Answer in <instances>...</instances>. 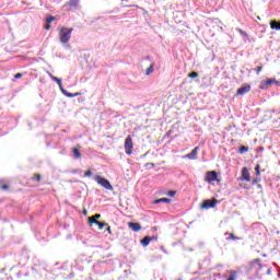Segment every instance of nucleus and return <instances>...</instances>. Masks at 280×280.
I'll list each match as a JSON object with an SVG mask.
<instances>
[{
	"label": "nucleus",
	"instance_id": "nucleus-26",
	"mask_svg": "<svg viewBox=\"0 0 280 280\" xmlns=\"http://www.w3.org/2000/svg\"><path fill=\"white\" fill-rule=\"evenodd\" d=\"M166 196H170V198H174L176 196V190H170L166 192Z\"/></svg>",
	"mask_w": 280,
	"mask_h": 280
},
{
	"label": "nucleus",
	"instance_id": "nucleus-18",
	"mask_svg": "<svg viewBox=\"0 0 280 280\" xmlns=\"http://www.w3.org/2000/svg\"><path fill=\"white\" fill-rule=\"evenodd\" d=\"M89 224L90 226H93V224H97V222H100L98 220H96L94 217H89Z\"/></svg>",
	"mask_w": 280,
	"mask_h": 280
},
{
	"label": "nucleus",
	"instance_id": "nucleus-12",
	"mask_svg": "<svg viewBox=\"0 0 280 280\" xmlns=\"http://www.w3.org/2000/svg\"><path fill=\"white\" fill-rule=\"evenodd\" d=\"M54 21H56V16L54 15H50L46 19V25L44 26L45 30L49 31L51 30V24L50 23H54Z\"/></svg>",
	"mask_w": 280,
	"mask_h": 280
},
{
	"label": "nucleus",
	"instance_id": "nucleus-7",
	"mask_svg": "<svg viewBox=\"0 0 280 280\" xmlns=\"http://www.w3.org/2000/svg\"><path fill=\"white\" fill-rule=\"evenodd\" d=\"M246 93H250V85L244 84L243 86L236 90V95H246Z\"/></svg>",
	"mask_w": 280,
	"mask_h": 280
},
{
	"label": "nucleus",
	"instance_id": "nucleus-32",
	"mask_svg": "<svg viewBox=\"0 0 280 280\" xmlns=\"http://www.w3.org/2000/svg\"><path fill=\"white\" fill-rule=\"evenodd\" d=\"M14 78H15V80H20V78H23V74H22V73H16V74L14 75Z\"/></svg>",
	"mask_w": 280,
	"mask_h": 280
},
{
	"label": "nucleus",
	"instance_id": "nucleus-4",
	"mask_svg": "<svg viewBox=\"0 0 280 280\" xmlns=\"http://www.w3.org/2000/svg\"><path fill=\"white\" fill-rule=\"evenodd\" d=\"M205 180L206 183H215V180L218 183H220V179L218 178V172L215 171H208L205 175Z\"/></svg>",
	"mask_w": 280,
	"mask_h": 280
},
{
	"label": "nucleus",
	"instance_id": "nucleus-25",
	"mask_svg": "<svg viewBox=\"0 0 280 280\" xmlns=\"http://www.w3.org/2000/svg\"><path fill=\"white\" fill-rule=\"evenodd\" d=\"M65 95H66V97H78V95H80V93L79 92H77V93H65Z\"/></svg>",
	"mask_w": 280,
	"mask_h": 280
},
{
	"label": "nucleus",
	"instance_id": "nucleus-5",
	"mask_svg": "<svg viewBox=\"0 0 280 280\" xmlns=\"http://www.w3.org/2000/svg\"><path fill=\"white\" fill-rule=\"evenodd\" d=\"M218 205V199L213 198L212 200L206 199L201 203V209H214Z\"/></svg>",
	"mask_w": 280,
	"mask_h": 280
},
{
	"label": "nucleus",
	"instance_id": "nucleus-13",
	"mask_svg": "<svg viewBox=\"0 0 280 280\" xmlns=\"http://www.w3.org/2000/svg\"><path fill=\"white\" fill-rule=\"evenodd\" d=\"M161 202H166V205H170V202H172V199L170 198H160V199H155L153 201V205H161Z\"/></svg>",
	"mask_w": 280,
	"mask_h": 280
},
{
	"label": "nucleus",
	"instance_id": "nucleus-8",
	"mask_svg": "<svg viewBox=\"0 0 280 280\" xmlns=\"http://www.w3.org/2000/svg\"><path fill=\"white\" fill-rule=\"evenodd\" d=\"M272 84H277V79H268L265 82H262L259 86L262 91L268 89V86H272Z\"/></svg>",
	"mask_w": 280,
	"mask_h": 280
},
{
	"label": "nucleus",
	"instance_id": "nucleus-28",
	"mask_svg": "<svg viewBox=\"0 0 280 280\" xmlns=\"http://www.w3.org/2000/svg\"><path fill=\"white\" fill-rule=\"evenodd\" d=\"M260 168H261V166H260L259 164H257V165L255 166L256 176H259V174H261V173L259 172Z\"/></svg>",
	"mask_w": 280,
	"mask_h": 280
},
{
	"label": "nucleus",
	"instance_id": "nucleus-35",
	"mask_svg": "<svg viewBox=\"0 0 280 280\" xmlns=\"http://www.w3.org/2000/svg\"><path fill=\"white\" fill-rule=\"evenodd\" d=\"M261 66H259V67H257L256 69H255V71H256V73H261Z\"/></svg>",
	"mask_w": 280,
	"mask_h": 280
},
{
	"label": "nucleus",
	"instance_id": "nucleus-37",
	"mask_svg": "<svg viewBox=\"0 0 280 280\" xmlns=\"http://www.w3.org/2000/svg\"><path fill=\"white\" fill-rule=\"evenodd\" d=\"M257 183H259V180L254 179V180L252 182V185H257Z\"/></svg>",
	"mask_w": 280,
	"mask_h": 280
},
{
	"label": "nucleus",
	"instance_id": "nucleus-31",
	"mask_svg": "<svg viewBox=\"0 0 280 280\" xmlns=\"http://www.w3.org/2000/svg\"><path fill=\"white\" fill-rule=\"evenodd\" d=\"M1 189H2L3 191H8V189H10V186H8L7 184H4V185L1 186Z\"/></svg>",
	"mask_w": 280,
	"mask_h": 280
},
{
	"label": "nucleus",
	"instance_id": "nucleus-14",
	"mask_svg": "<svg viewBox=\"0 0 280 280\" xmlns=\"http://www.w3.org/2000/svg\"><path fill=\"white\" fill-rule=\"evenodd\" d=\"M152 240H154V237H150V236H144L140 243L142 244V246H149L150 242H152Z\"/></svg>",
	"mask_w": 280,
	"mask_h": 280
},
{
	"label": "nucleus",
	"instance_id": "nucleus-29",
	"mask_svg": "<svg viewBox=\"0 0 280 280\" xmlns=\"http://www.w3.org/2000/svg\"><path fill=\"white\" fill-rule=\"evenodd\" d=\"M188 78H198V72L188 73Z\"/></svg>",
	"mask_w": 280,
	"mask_h": 280
},
{
	"label": "nucleus",
	"instance_id": "nucleus-17",
	"mask_svg": "<svg viewBox=\"0 0 280 280\" xmlns=\"http://www.w3.org/2000/svg\"><path fill=\"white\" fill-rule=\"evenodd\" d=\"M72 153H73L74 159H82V153H80V149L73 148Z\"/></svg>",
	"mask_w": 280,
	"mask_h": 280
},
{
	"label": "nucleus",
	"instance_id": "nucleus-11",
	"mask_svg": "<svg viewBox=\"0 0 280 280\" xmlns=\"http://www.w3.org/2000/svg\"><path fill=\"white\" fill-rule=\"evenodd\" d=\"M49 78H51L52 82H56L59 86V89L62 91V93H65V89H62V80L59 79L58 77H54V74H51V72H48Z\"/></svg>",
	"mask_w": 280,
	"mask_h": 280
},
{
	"label": "nucleus",
	"instance_id": "nucleus-9",
	"mask_svg": "<svg viewBox=\"0 0 280 280\" xmlns=\"http://www.w3.org/2000/svg\"><path fill=\"white\" fill-rule=\"evenodd\" d=\"M241 180H246L247 183H250V173L248 172L247 167L242 168Z\"/></svg>",
	"mask_w": 280,
	"mask_h": 280
},
{
	"label": "nucleus",
	"instance_id": "nucleus-16",
	"mask_svg": "<svg viewBox=\"0 0 280 280\" xmlns=\"http://www.w3.org/2000/svg\"><path fill=\"white\" fill-rule=\"evenodd\" d=\"M78 3H80V0H70L68 2V7L70 8V10H73V8H78Z\"/></svg>",
	"mask_w": 280,
	"mask_h": 280
},
{
	"label": "nucleus",
	"instance_id": "nucleus-1",
	"mask_svg": "<svg viewBox=\"0 0 280 280\" xmlns=\"http://www.w3.org/2000/svg\"><path fill=\"white\" fill-rule=\"evenodd\" d=\"M71 34H73V28H67V27H61L59 30V40L63 45H67L71 40Z\"/></svg>",
	"mask_w": 280,
	"mask_h": 280
},
{
	"label": "nucleus",
	"instance_id": "nucleus-22",
	"mask_svg": "<svg viewBox=\"0 0 280 280\" xmlns=\"http://www.w3.org/2000/svg\"><path fill=\"white\" fill-rule=\"evenodd\" d=\"M154 72V63H151L150 67L147 69V75Z\"/></svg>",
	"mask_w": 280,
	"mask_h": 280
},
{
	"label": "nucleus",
	"instance_id": "nucleus-38",
	"mask_svg": "<svg viewBox=\"0 0 280 280\" xmlns=\"http://www.w3.org/2000/svg\"><path fill=\"white\" fill-rule=\"evenodd\" d=\"M160 196H165V192L161 191V192H160Z\"/></svg>",
	"mask_w": 280,
	"mask_h": 280
},
{
	"label": "nucleus",
	"instance_id": "nucleus-10",
	"mask_svg": "<svg viewBox=\"0 0 280 280\" xmlns=\"http://www.w3.org/2000/svg\"><path fill=\"white\" fill-rule=\"evenodd\" d=\"M128 226L131 229V231H133V233H139V231H141V223L128 222Z\"/></svg>",
	"mask_w": 280,
	"mask_h": 280
},
{
	"label": "nucleus",
	"instance_id": "nucleus-41",
	"mask_svg": "<svg viewBox=\"0 0 280 280\" xmlns=\"http://www.w3.org/2000/svg\"><path fill=\"white\" fill-rule=\"evenodd\" d=\"M121 1H126V0H121Z\"/></svg>",
	"mask_w": 280,
	"mask_h": 280
},
{
	"label": "nucleus",
	"instance_id": "nucleus-20",
	"mask_svg": "<svg viewBox=\"0 0 280 280\" xmlns=\"http://www.w3.org/2000/svg\"><path fill=\"white\" fill-rule=\"evenodd\" d=\"M96 224L98 225V231H102L104 226H108V223L101 221L96 222Z\"/></svg>",
	"mask_w": 280,
	"mask_h": 280
},
{
	"label": "nucleus",
	"instance_id": "nucleus-40",
	"mask_svg": "<svg viewBox=\"0 0 280 280\" xmlns=\"http://www.w3.org/2000/svg\"><path fill=\"white\" fill-rule=\"evenodd\" d=\"M267 273L270 275V269L267 270Z\"/></svg>",
	"mask_w": 280,
	"mask_h": 280
},
{
	"label": "nucleus",
	"instance_id": "nucleus-21",
	"mask_svg": "<svg viewBox=\"0 0 280 280\" xmlns=\"http://www.w3.org/2000/svg\"><path fill=\"white\" fill-rule=\"evenodd\" d=\"M237 271H231V275H230V277L226 279V280H235V279H237Z\"/></svg>",
	"mask_w": 280,
	"mask_h": 280
},
{
	"label": "nucleus",
	"instance_id": "nucleus-33",
	"mask_svg": "<svg viewBox=\"0 0 280 280\" xmlns=\"http://www.w3.org/2000/svg\"><path fill=\"white\" fill-rule=\"evenodd\" d=\"M106 231L109 235H113V230L110 229V225L107 226Z\"/></svg>",
	"mask_w": 280,
	"mask_h": 280
},
{
	"label": "nucleus",
	"instance_id": "nucleus-30",
	"mask_svg": "<svg viewBox=\"0 0 280 280\" xmlns=\"http://www.w3.org/2000/svg\"><path fill=\"white\" fill-rule=\"evenodd\" d=\"M88 178H91V176H93V172H91V170L86 171L84 174Z\"/></svg>",
	"mask_w": 280,
	"mask_h": 280
},
{
	"label": "nucleus",
	"instance_id": "nucleus-24",
	"mask_svg": "<svg viewBox=\"0 0 280 280\" xmlns=\"http://www.w3.org/2000/svg\"><path fill=\"white\" fill-rule=\"evenodd\" d=\"M240 154H244V152H248V147L242 145L238 150Z\"/></svg>",
	"mask_w": 280,
	"mask_h": 280
},
{
	"label": "nucleus",
	"instance_id": "nucleus-27",
	"mask_svg": "<svg viewBox=\"0 0 280 280\" xmlns=\"http://www.w3.org/2000/svg\"><path fill=\"white\" fill-rule=\"evenodd\" d=\"M225 235H229L228 240H240V237L233 235V233H225Z\"/></svg>",
	"mask_w": 280,
	"mask_h": 280
},
{
	"label": "nucleus",
	"instance_id": "nucleus-15",
	"mask_svg": "<svg viewBox=\"0 0 280 280\" xmlns=\"http://www.w3.org/2000/svg\"><path fill=\"white\" fill-rule=\"evenodd\" d=\"M271 30H276V31H280V22H277V21H270L269 23Z\"/></svg>",
	"mask_w": 280,
	"mask_h": 280
},
{
	"label": "nucleus",
	"instance_id": "nucleus-2",
	"mask_svg": "<svg viewBox=\"0 0 280 280\" xmlns=\"http://www.w3.org/2000/svg\"><path fill=\"white\" fill-rule=\"evenodd\" d=\"M94 180H96V183L98 185H101V187H104V189H107L108 191H113V185H110V182L100 175H96L94 177Z\"/></svg>",
	"mask_w": 280,
	"mask_h": 280
},
{
	"label": "nucleus",
	"instance_id": "nucleus-36",
	"mask_svg": "<svg viewBox=\"0 0 280 280\" xmlns=\"http://www.w3.org/2000/svg\"><path fill=\"white\" fill-rule=\"evenodd\" d=\"M92 218L100 220V218H102V214H94V215H92Z\"/></svg>",
	"mask_w": 280,
	"mask_h": 280
},
{
	"label": "nucleus",
	"instance_id": "nucleus-19",
	"mask_svg": "<svg viewBox=\"0 0 280 280\" xmlns=\"http://www.w3.org/2000/svg\"><path fill=\"white\" fill-rule=\"evenodd\" d=\"M42 178L43 177L40 176V174H34L32 177V180H35L36 183H40Z\"/></svg>",
	"mask_w": 280,
	"mask_h": 280
},
{
	"label": "nucleus",
	"instance_id": "nucleus-34",
	"mask_svg": "<svg viewBox=\"0 0 280 280\" xmlns=\"http://www.w3.org/2000/svg\"><path fill=\"white\" fill-rule=\"evenodd\" d=\"M149 166H150V167H155V164H154V163H147V164H145V167L150 168Z\"/></svg>",
	"mask_w": 280,
	"mask_h": 280
},
{
	"label": "nucleus",
	"instance_id": "nucleus-6",
	"mask_svg": "<svg viewBox=\"0 0 280 280\" xmlns=\"http://www.w3.org/2000/svg\"><path fill=\"white\" fill-rule=\"evenodd\" d=\"M200 147H196L192 151L184 156V159H189L190 161H196L198 159V152Z\"/></svg>",
	"mask_w": 280,
	"mask_h": 280
},
{
	"label": "nucleus",
	"instance_id": "nucleus-39",
	"mask_svg": "<svg viewBox=\"0 0 280 280\" xmlns=\"http://www.w3.org/2000/svg\"><path fill=\"white\" fill-rule=\"evenodd\" d=\"M240 33H241V34H244V31L240 30Z\"/></svg>",
	"mask_w": 280,
	"mask_h": 280
},
{
	"label": "nucleus",
	"instance_id": "nucleus-3",
	"mask_svg": "<svg viewBox=\"0 0 280 280\" xmlns=\"http://www.w3.org/2000/svg\"><path fill=\"white\" fill-rule=\"evenodd\" d=\"M133 148H135V143L132 142V137L127 136L125 139V152H126V154H128V156H130V154H132Z\"/></svg>",
	"mask_w": 280,
	"mask_h": 280
},
{
	"label": "nucleus",
	"instance_id": "nucleus-23",
	"mask_svg": "<svg viewBox=\"0 0 280 280\" xmlns=\"http://www.w3.org/2000/svg\"><path fill=\"white\" fill-rule=\"evenodd\" d=\"M257 264V266H261V259L257 258L250 261V266H255Z\"/></svg>",
	"mask_w": 280,
	"mask_h": 280
}]
</instances>
